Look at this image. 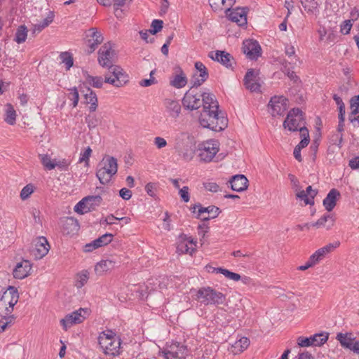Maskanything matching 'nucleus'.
Returning a JSON list of instances; mask_svg holds the SVG:
<instances>
[{
	"label": "nucleus",
	"mask_w": 359,
	"mask_h": 359,
	"mask_svg": "<svg viewBox=\"0 0 359 359\" xmlns=\"http://www.w3.org/2000/svg\"><path fill=\"white\" fill-rule=\"evenodd\" d=\"M54 15L53 13H50L48 16L43 19V20L39 24H36L34 25L33 33H39L44 28L48 27L53 20Z\"/></svg>",
	"instance_id": "obj_40"
},
{
	"label": "nucleus",
	"mask_w": 359,
	"mask_h": 359,
	"mask_svg": "<svg viewBox=\"0 0 359 359\" xmlns=\"http://www.w3.org/2000/svg\"><path fill=\"white\" fill-rule=\"evenodd\" d=\"M339 197L340 192L336 189H332L323 201L325 210L331 212L336 206L337 201Z\"/></svg>",
	"instance_id": "obj_23"
},
{
	"label": "nucleus",
	"mask_w": 359,
	"mask_h": 359,
	"mask_svg": "<svg viewBox=\"0 0 359 359\" xmlns=\"http://www.w3.org/2000/svg\"><path fill=\"white\" fill-rule=\"evenodd\" d=\"M98 62L103 67H108L111 76H105L104 81L116 87L124 86L128 81V76L119 66L112 65L114 50L111 43H105L98 52Z\"/></svg>",
	"instance_id": "obj_1"
},
{
	"label": "nucleus",
	"mask_w": 359,
	"mask_h": 359,
	"mask_svg": "<svg viewBox=\"0 0 359 359\" xmlns=\"http://www.w3.org/2000/svg\"><path fill=\"white\" fill-rule=\"evenodd\" d=\"M191 210L193 213L196 215V218L203 221H209L211 219L216 218L221 212L220 209L217 206L203 207L200 203L194 205Z\"/></svg>",
	"instance_id": "obj_11"
},
{
	"label": "nucleus",
	"mask_w": 359,
	"mask_h": 359,
	"mask_svg": "<svg viewBox=\"0 0 359 359\" xmlns=\"http://www.w3.org/2000/svg\"><path fill=\"white\" fill-rule=\"evenodd\" d=\"M285 53L290 58L291 61L289 63L292 65V68L293 69L294 66L296 65L297 62L299 60L298 57L295 54L294 47L291 45H286L285 46Z\"/></svg>",
	"instance_id": "obj_43"
},
{
	"label": "nucleus",
	"mask_w": 359,
	"mask_h": 359,
	"mask_svg": "<svg viewBox=\"0 0 359 359\" xmlns=\"http://www.w3.org/2000/svg\"><path fill=\"white\" fill-rule=\"evenodd\" d=\"M201 97V93L190 89L184 95L182 99L183 106L190 110L197 109L202 104Z\"/></svg>",
	"instance_id": "obj_15"
},
{
	"label": "nucleus",
	"mask_w": 359,
	"mask_h": 359,
	"mask_svg": "<svg viewBox=\"0 0 359 359\" xmlns=\"http://www.w3.org/2000/svg\"><path fill=\"white\" fill-rule=\"evenodd\" d=\"M28 30L25 25L20 26L15 32L14 41L18 43L25 42L27 37Z\"/></svg>",
	"instance_id": "obj_42"
},
{
	"label": "nucleus",
	"mask_w": 359,
	"mask_h": 359,
	"mask_svg": "<svg viewBox=\"0 0 359 359\" xmlns=\"http://www.w3.org/2000/svg\"><path fill=\"white\" fill-rule=\"evenodd\" d=\"M269 107L273 116H283L287 109V100L283 96H274L271 99Z\"/></svg>",
	"instance_id": "obj_14"
},
{
	"label": "nucleus",
	"mask_w": 359,
	"mask_h": 359,
	"mask_svg": "<svg viewBox=\"0 0 359 359\" xmlns=\"http://www.w3.org/2000/svg\"><path fill=\"white\" fill-rule=\"evenodd\" d=\"M209 57L217 61L226 67H231L233 63V58L227 52L222 51V50H217V51H212L209 53Z\"/></svg>",
	"instance_id": "obj_22"
},
{
	"label": "nucleus",
	"mask_w": 359,
	"mask_h": 359,
	"mask_svg": "<svg viewBox=\"0 0 359 359\" xmlns=\"http://www.w3.org/2000/svg\"><path fill=\"white\" fill-rule=\"evenodd\" d=\"M165 359H185L187 355V347L179 342L167 344L160 352Z\"/></svg>",
	"instance_id": "obj_9"
},
{
	"label": "nucleus",
	"mask_w": 359,
	"mask_h": 359,
	"mask_svg": "<svg viewBox=\"0 0 359 359\" xmlns=\"http://www.w3.org/2000/svg\"><path fill=\"white\" fill-rule=\"evenodd\" d=\"M194 292L195 299L204 305L223 304L226 300L224 294L210 286L201 287Z\"/></svg>",
	"instance_id": "obj_3"
},
{
	"label": "nucleus",
	"mask_w": 359,
	"mask_h": 359,
	"mask_svg": "<svg viewBox=\"0 0 359 359\" xmlns=\"http://www.w3.org/2000/svg\"><path fill=\"white\" fill-rule=\"evenodd\" d=\"M302 5L307 12L310 13H313L318 7L315 0H302Z\"/></svg>",
	"instance_id": "obj_52"
},
{
	"label": "nucleus",
	"mask_w": 359,
	"mask_h": 359,
	"mask_svg": "<svg viewBox=\"0 0 359 359\" xmlns=\"http://www.w3.org/2000/svg\"><path fill=\"white\" fill-rule=\"evenodd\" d=\"M304 126L302 111L298 108L291 109L283 122V127L288 130L294 132Z\"/></svg>",
	"instance_id": "obj_7"
},
{
	"label": "nucleus",
	"mask_w": 359,
	"mask_h": 359,
	"mask_svg": "<svg viewBox=\"0 0 359 359\" xmlns=\"http://www.w3.org/2000/svg\"><path fill=\"white\" fill-rule=\"evenodd\" d=\"M219 142L215 140H207L200 144L198 151L201 160L210 162L219 151Z\"/></svg>",
	"instance_id": "obj_10"
},
{
	"label": "nucleus",
	"mask_w": 359,
	"mask_h": 359,
	"mask_svg": "<svg viewBox=\"0 0 359 359\" xmlns=\"http://www.w3.org/2000/svg\"><path fill=\"white\" fill-rule=\"evenodd\" d=\"M89 278V271L86 269L81 270L75 274L74 278V285L77 289H80L88 283Z\"/></svg>",
	"instance_id": "obj_31"
},
{
	"label": "nucleus",
	"mask_w": 359,
	"mask_h": 359,
	"mask_svg": "<svg viewBox=\"0 0 359 359\" xmlns=\"http://www.w3.org/2000/svg\"><path fill=\"white\" fill-rule=\"evenodd\" d=\"M313 346H321L324 344L328 339V333L321 332L313 334L310 337Z\"/></svg>",
	"instance_id": "obj_41"
},
{
	"label": "nucleus",
	"mask_w": 359,
	"mask_h": 359,
	"mask_svg": "<svg viewBox=\"0 0 359 359\" xmlns=\"http://www.w3.org/2000/svg\"><path fill=\"white\" fill-rule=\"evenodd\" d=\"M86 81L95 88H101L103 84V79L100 76H88Z\"/></svg>",
	"instance_id": "obj_56"
},
{
	"label": "nucleus",
	"mask_w": 359,
	"mask_h": 359,
	"mask_svg": "<svg viewBox=\"0 0 359 359\" xmlns=\"http://www.w3.org/2000/svg\"><path fill=\"white\" fill-rule=\"evenodd\" d=\"M112 241L111 233H105L93 241L86 243L84 247H104L109 244Z\"/></svg>",
	"instance_id": "obj_34"
},
{
	"label": "nucleus",
	"mask_w": 359,
	"mask_h": 359,
	"mask_svg": "<svg viewBox=\"0 0 359 359\" xmlns=\"http://www.w3.org/2000/svg\"><path fill=\"white\" fill-rule=\"evenodd\" d=\"M195 68L199 72V78H196L193 81V87L200 86L208 78V73L207 68L201 62H196L195 63Z\"/></svg>",
	"instance_id": "obj_28"
},
{
	"label": "nucleus",
	"mask_w": 359,
	"mask_h": 359,
	"mask_svg": "<svg viewBox=\"0 0 359 359\" xmlns=\"http://www.w3.org/2000/svg\"><path fill=\"white\" fill-rule=\"evenodd\" d=\"M174 148L178 152L182 153L184 150L192 144L193 138L187 132H178L173 137Z\"/></svg>",
	"instance_id": "obj_17"
},
{
	"label": "nucleus",
	"mask_w": 359,
	"mask_h": 359,
	"mask_svg": "<svg viewBox=\"0 0 359 359\" xmlns=\"http://www.w3.org/2000/svg\"><path fill=\"white\" fill-rule=\"evenodd\" d=\"M1 317L2 318V319L0 320V333L4 332L6 327L9 325H11L15 320V317L13 315H8L7 316Z\"/></svg>",
	"instance_id": "obj_48"
},
{
	"label": "nucleus",
	"mask_w": 359,
	"mask_h": 359,
	"mask_svg": "<svg viewBox=\"0 0 359 359\" xmlns=\"http://www.w3.org/2000/svg\"><path fill=\"white\" fill-rule=\"evenodd\" d=\"M187 83V78L185 74L180 69L179 73L172 76L170 79V84L175 88H182Z\"/></svg>",
	"instance_id": "obj_30"
},
{
	"label": "nucleus",
	"mask_w": 359,
	"mask_h": 359,
	"mask_svg": "<svg viewBox=\"0 0 359 359\" xmlns=\"http://www.w3.org/2000/svg\"><path fill=\"white\" fill-rule=\"evenodd\" d=\"M92 154V149L90 147H87L80 154V157L79 159V163H85L86 166L89 165V158Z\"/></svg>",
	"instance_id": "obj_49"
},
{
	"label": "nucleus",
	"mask_w": 359,
	"mask_h": 359,
	"mask_svg": "<svg viewBox=\"0 0 359 359\" xmlns=\"http://www.w3.org/2000/svg\"><path fill=\"white\" fill-rule=\"evenodd\" d=\"M177 241L181 245H184L185 247H187L189 244L196 245L197 243L196 241L194 240L193 238L184 233H181L178 236Z\"/></svg>",
	"instance_id": "obj_53"
},
{
	"label": "nucleus",
	"mask_w": 359,
	"mask_h": 359,
	"mask_svg": "<svg viewBox=\"0 0 359 359\" xmlns=\"http://www.w3.org/2000/svg\"><path fill=\"white\" fill-rule=\"evenodd\" d=\"M337 339L339 341L342 346L353 351V346H354L355 341H354V338L352 337L351 333H339L337 335Z\"/></svg>",
	"instance_id": "obj_33"
},
{
	"label": "nucleus",
	"mask_w": 359,
	"mask_h": 359,
	"mask_svg": "<svg viewBox=\"0 0 359 359\" xmlns=\"http://www.w3.org/2000/svg\"><path fill=\"white\" fill-rule=\"evenodd\" d=\"M250 345V340L247 337H242L231 346V352L234 355L239 354L245 351Z\"/></svg>",
	"instance_id": "obj_37"
},
{
	"label": "nucleus",
	"mask_w": 359,
	"mask_h": 359,
	"mask_svg": "<svg viewBox=\"0 0 359 359\" xmlns=\"http://www.w3.org/2000/svg\"><path fill=\"white\" fill-rule=\"evenodd\" d=\"M219 273L223 274L226 278L229 280L238 281L239 280L241 279V276L238 273L231 272L228 269L222 268V269H219Z\"/></svg>",
	"instance_id": "obj_54"
},
{
	"label": "nucleus",
	"mask_w": 359,
	"mask_h": 359,
	"mask_svg": "<svg viewBox=\"0 0 359 359\" xmlns=\"http://www.w3.org/2000/svg\"><path fill=\"white\" fill-rule=\"evenodd\" d=\"M199 123L203 128L221 131L227 126V118L218 109H203L199 117Z\"/></svg>",
	"instance_id": "obj_2"
},
{
	"label": "nucleus",
	"mask_w": 359,
	"mask_h": 359,
	"mask_svg": "<svg viewBox=\"0 0 359 359\" xmlns=\"http://www.w3.org/2000/svg\"><path fill=\"white\" fill-rule=\"evenodd\" d=\"M296 196L301 201H303L306 205H313L314 198L313 196H310L304 190H298L296 191Z\"/></svg>",
	"instance_id": "obj_47"
},
{
	"label": "nucleus",
	"mask_w": 359,
	"mask_h": 359,
	"mask_svg": "<svg viewBox=\"0 0 359 359\" xmlns=\"http://www.w3.org/2000/svg\"><path fill=\"white\" fill-rule=\"evenodd\" d=\"M34 186L32 184H28L22 188L20 192V198L22 201L27 199L34 191Z\"/></svg>",
	"instance_id": "obj_50"
},
{
	"label": "nucleus",
	"mask_w": 359,
	"mask_h": 359,
	"mask_svg": "<svg viewBox=\"0 0 359 359\" xmlns=\"http://www.w3.org/2000/svg\"><path fill=\"white\" fill-rule=\"evenodd\" d=\"M19 299L18 289L14 286H8L0 298V316L12 315L14 306Z\"/></svg>",
	"instance_id": "obj_6"
},
{
	"label": "nucleus",
	"mask_w": 359,
	"mask_h": 359,
	"mask_svg": "<svg viewBox=\"0 0 359 359\" xmlns=\"http://www.w3.org/2000/svg\"><path fill=\"white\" fill-rule=\"evenodd\" d=\"M98 341L106 355L116 356L121 353V339L112 331L102 332L99 336Z\"/></svg>",
	"instance_id": "obj_5"
},
{
	"label": "nucleus",
	"mask_w": 359,
	"mask_h": 359,
	"mask_svg": "<svg viewBox=\"0 0 359 359\" xmlns=\"http://www.w3.org/2000/svg\"><path fill=\"white\" fill-rule=\"evenodd\" d=\"M201 95V101L203 106V109H218V102L215 100L214 95L210 93H203Z\"/></svg>",
	"instance_id": "obj_29"
},
{
	"label": "nucleus",
	"mask_w": 359,
	"mask_h": 359,
	"mask_svg": "<svg viewBox=\"0 0 359 359\" xmlns=\"http://www.w3.org/2000/svg\"><path fill=\"white\" fill-rule=\"evenodd\" d=\"M62 230L63 233L67 235H74L79 229L78 221L73 217H67L62 222Z\"/></svg>",
	"instance_id": "obj_25"
},
{
	"label": "nucleus",
	"mask_w": 359,
	"mask_h": 359,
	"mask_svg": "<svg viewBox=\"0 0 359 359\" xmlns=\"http://www.w3.org/2000/svg\"><path fill=\"white\" fill-rule=\"evenodd\" d=\"M32 265L29 260L24 259L18 263L13 271V275L15 278L23 279L27 277L32 269Z\"/></svg>",
	"instance_id": "obj_21"
},
{
	"label": "nucleus",
	"mask_w": 359,
	"mask_h": 359,
	"mask_svg": "<svg viewBox=\"0 0 359 359\" xmlns=\"http://www.w3.org/2000/svg\"><path fill=\"white\" fill-rule=\"evenodd\" d=\"M30 214L33 217L34 222L35 224H41V220L40 218V211L36 208H32L30 210Z\"/></svg>",
	"instance_id": "obj_62"
},
{
	"label": "nucleus",
	"mask_w": 359,
	"mask_h": 359,
	"mask_svg": "<svg viewBox=\"0 0 359 359\" xmlns=\"http://www.w3.org/2000/svg\"><path fill=\"white\" fill-rule=\"evenodd\" d=\"M97 3L104 7L112 6L115 16L121 19L126 14L127 0H97Z\"/></svg>",
	"instance_id": "obj_16"
},
{
	"label": "nucleus",
	"mask_w": 359,
	"mask_h": 359,
	"mask_svg": "<svg viewBox=\"0 0 359 359\" xmlns=\"http://www.w3.org/2000/svg\"><path fill=\"white\" fill-rule=\"evenodd\" d=\"M67 97L70 101L72 102V107H76L79 100V95L76 88H73L69 90Z\"/></svg>",
	"instance_id": "obj_55"
},
{
	"label": "nucleus",
	"mask_w": 359,
	"mask_h": 359,
	"mask_svg": "<svg viewBox=\"0 0 359 359\" xmlns=\"http://www.w3.org/2000/svg\"><path fill=\"white\" fill-rule=\"evenodd\" d=\"M5 117L4 121L9 125H14L16 121V111L13 106L8 103L5 106Z\"/></svg>",
	"instance_id": "obj_38"
},
{
	"label": "nucleus",
	"mask_w": 359,
	"mask_h": 359,
	"mask_svg": "<svg viewBox=\"0 0 359 359\" xmlns=\"http://www.w3.org/2000/svg\"><path fill=\"white\" fill-rule=\"evenodd\" d=\"M102 202L100 196H91L83 198L74 206V211L80 215H83L95 209Z\"/></svg>",
	"instance_id": "obj_12"
},
{
	"label": "nucleus",
	"mask_w": 359,
	"mask_h": 359,
	"mask_svg": "<svg viewBox=\"0 0 359 359\" xmlns=\"http://www.w3.org/2000/svg\"><path fill=\"white\" fill-rule=\"evenodd\" d=\"M41 162L46 169L48 170H53L55 168V165H53L55 163V159H52L50 156L48 154H41L39 155Z\"/></svg>",
	"instance_id": "obj_46"
},
{
	"label": "nucleus",
	"mask_w": 359,
	"mask_h": 359,
	"mask_svg": "<svg viewBox=\"0 0 359 359\" xmlns=\"http://www.w3.org/2000/svg\"><path fill=\"white\" fill-rule=\"evenodd\" d=\"M71 163V161L68 158H55V168H57L61 170H67L69 165Z\"/></svg>",
	"instance_id": "obj_51"
},
{
	"label": "nucleus",
	"mask_w": 359,
	"mask_h": 359,
	"mask_svg": "<svg viewBox=\"0 0 359 359\" xmlns=\"http://www.w3.org/2000/svg\"><path fill=\"white\" fill-rule=\"evenodd\" d=\"M61 62L65 65L66 70H69L74 65L73 57L71 53L62 52L60 55Z\"/></svg>",
	"instance_id": "obj_45"
},
{
	"label": "nucleus",
	"mask_w": 359,
	"mask_h": 359,
	"mask_svg": "<svg viewBox=\"0 0 359 359\" xmlns=\"http://www.w3.org/2000/svg\"><path fill=\"white\" fill-rule=\"evenodd\" d=\"M157 189L158 185L156 183L149 182L145 186L146 192L152 198H155L156 196Z\"/></svg>",
	"instance_id": "obj_58"
},
{
	"label": "nucleus",
	"mask_w": 359,
	"mask_h": 359,
	"mask_svg": "<svg viewBox=\"0 0 359 359\" xmlns=\"http://www.w3.org/2000/svg\"><path fill=\"white\" fill-rule=\"evenodd\" d=\"M248 179L243 175H235L230 181L231 187L233 191L241 192L248 188Z\"/></svg>",
	"instance_id": "obj_27"
},
{
	"label": "nucleus",
	"mask_w": 359,
	"mask_h": 359,
	"mask_svg": "<svg viewBox=\"0 0 359 359\" xmlns=\"http://www.w3.org/2000/svg\"><path fill=\"white\" fill-rule=\"evenodd\" d=\"M334 221L335 219L332 215L326 214L321 217L317 222L306 224V226H307V228H309L311 226L317 228L323 226L325 227L327 229H330L334 226Z\"/></svg>",
	"instance_id": "obj_26"
},
{
	"label": "nucleus",
	"mask_w": 359,
	"mask_h": 359,
	"mask_svg": "<svg viewBox=\"0 0 359 359\" xmlns=\"http://www.w3.org/2000/svg\"><path fill=\"white\" fill-rule=\"evenodd\" d=\"M351 114L356 115L359 112V95L351 100Z\"/></svg>",
	"instance_id": "obj_59"
},
{
	"label": "nucleus",
	"mask_w": 359,
	"mask_h": 359,
	"mask_svg": "<svg viewBox=\"0 0 359 359\" xmlns=\"http://www.w3.org/2000/svg\"><path fill=\"white\" fill-rule=\"evenodd\" d=\"M154 144L157 147V149H161L167 146V141L165 139L161 137H156L154 139Z\"/></svg>",
	"instance_id": "obj_63"
},
{
	"label": "nucleus",
	"mask_w": 359,
	"mask_h": 359,
	"mask_svg": "<svg viewBox=\"0 0 359 359\" xmlns=\"http://www.w3.org/2000/svg\"><path fill=\"white\" fill-rule=\"evenodd\" d=\"M330 252L331 248H318V250L310 256L309 261L313 266L319 263L325 257V255L329 254Z\"/></svg>",
	"instance_id": "obj_35"
},
{
	"label": "nucleus",
	"mask_w": 359,
	"mask_h": 359,
	"mask_svg": "<svg viewBox=\"0 0 359 359\" xmlns=\"http://www.w3.org/2000/svg\"><path fill=\"white\" fill-rule=\"evenodd\" d=\"M163 21L161 20H154L151 22V29H149V33L155 34L163 28Z\"/></svg>",
	"instance_id": "obj_61"
},
{
	"label": "nucleus",
	"mask_w": 359,
	"mask_h": 359,
	"mask_svg": "<svg viewBox=\"0 0 359 359\" xmlns=\"http://www.w3.org/2000/svg\"><path fill=\"white\" fill-rule=\"evenodd\" d=\"M115 262L112 260L105 259L101 260L100 262L97 263L95 266V271L99 275L102 276L104 273L111 270L114 267Z\"/></svg>",
	"instance_id": "obj_32"
},
{
	"label": "nucleus",
	"mask_w": 359,
	"mask_h": 359,
	"mask_svg": "<svg viewBox=\"0 0 359 359\" xmlns=\"http://www.w3.org/2000/svg\"><path fill=\"white\" fill-rule=\"evenodd\" d=\"M243 51L249 59L256 60L261 55V47L257 41L248 39L243 43Z\"/></svg>",
	"instance_id": "obj_19"
},
{
	"label": "nucleus",
	"mask_w": 359,
	"mask_h": 359,
	"mask_svg": "<svg viewBox=\"0 0 359 359\" xmlns=\"http://www.w3.org/2000/svg\"><path fill=\"white\" fill-rule=\"evenodd\" d=\"M117 161L112 156H105L97 165L96 176L100 182L106 184L111 179V177L117 172Z\"/></svg>",
	"instance_id": "obj_4"
},
{
	"label": "nucleus",
	"mask_w": 359,
	"mask_h": 359,
	"mask_svg": "<svg viewBox=\"0 0 359 359\" xmlns=\"http://www.w3.org/2000/svg\"><path fill=\"white\" fill-rule=\"evenodd\" d=\"M179 194L181 197V198L186 203H187L189 199V187L185 186L183 187L182 189H180Z\"/></svg>",
	"instance_id": "obj_64"
},
{
	"label": "nucleus",
	"mask_w": 359,
	"mask_h": 359,
	"mask_svg": "<svg viewBox=\"0 0 359 359\" xmlns=\"http://www.w3.org/2000/svg\"><path fill=\"white\" fill-rule=\"evenodd\" d=\"M244 84L247 89L252 92L259 91L260 85L257 81V74L252 69L247 72L244 78Z\"/></svg>",
	"instance_id": "obj_24"
},
{
	"label": "nucleus",
	"mask_w": 359,
	"mask_h": 359,
	"mask_svg": "<svg viewBox=\"0 0 359 359\" xmlns=\"http://www.w3.org/2000/svg\"><path fill=\"white\" fill-rule=\"evenodd\" d=\"M84 98L87 104H90L89 111L90 112H94L97 107V98L96 94L90 88L86 90L84 94Z\"/></svg>",
	"instance_id": "obj_36"
},
{
	"label": "nucleus",
	"mask_w": 359,
	"mask_h": 359,
	"mask_svg": "<svg viewBox=\"0 0 359 359\" xmlns=\"http://www.w3.org/2000/svg\"><path fill=\"white\" fill-rule=\"evenodd\" d=\"M102 41V34L97 28L93 27L86 32L85 43L88 53H93Z\"/></svg>",
	"instance_id": "obj_13"
},
{
	"label": "nucleus",
	"mask_w": 359,
	"mask_h": 359,
	"mask_svg": "<svg viewBox=\"0 0 359 359\" xmlns=\"http://www.w3.org/2000/svg\"><path fill=\"white\" fill-rule=\"evenodd\" d=\"M85 119L88 128L91 130L101 124L102 117L100 115H97L95 114H89L86 116Z\"/></svg>",
	"instance_id": "obj_39"
},
{
	"label": "nucleus",
	"mask_w": 359,
	"mask_h": 359,
	"mask_svg": "<svg viewBox=\"0 0 359 359\" xmlns=\"http://www.w3.org/2000/svg\"><path fill=\"white\" fill-rule=\"evenodd\" d=\"M90 313V310L88 308H80L79 309L73 311L65 316V317L60 320V324L65 330H67L71 326L75 324L82 323L87 318Z\"/></svg>",
	"instance_id": "obj_8"
},
{
	"label": "nucleus",
	"mask_w": 359,
	"mask_h": 359,
	"mask_svg": "<svg viewBox=\"0 0 359 359\" xmlns=\"http://www.w3.org/2000/svg\"><path fill=\"white\" fill-rule=\"evenodd\" d=\"M226 0H209L210 6L215 11H220L226 6Z\"/></svg>",
	"instance_id": "obj_57"
},
{
	"label": "nucleus",
	"mask_w": 359,
	"mask_h": 359,
	"mask_svg": "<svg viewBox=\"0 0 359 359\" xmlns=\"http://www.w3.org/2000/svg\"><path fill=\"white\" fill-rule=\"evenodd\" d=\"M352 27L353 23L351 20H344L340 25V32L342 34H348L350 33Z\"/></svg>",
	"instance_id": "obj_60"
},
{
	"label": "nucleus",
	"mask_w": 359,
	"mask_h": 359,
	"mask_svg": "<svg viewBox=\"0 0 359 359\" xmlns=\"http://www.w3.org/2000/svg\"><path fill=\"white\" fill-rule=\"evenodd\" d=\"M226 14L229 20L236 22L239 26H244L247 24V11L245 8H227Z\"/></svg>",
	"instance_id": "obj_18"
},
{
	"label": "nucleus",
	"mask_w": 359,
	"mask_h": 359,
	"mask_svg": "<svg viewBox=\"0 0 359 359\" xmlns=\"http://www.w3.org/2000/svg\"><path fill=\"white\" fill-rule=\"evenodd\" d=\"M164 113L169 117L176 118L181 113V104L178 100L172 98H165L163 102Z\"/></svg>",
	"instance_id": "obj_20"
},
{
	"label": "nucleus",
	"mask_w": 359,
	"mask_h": 359,
	"mask_svg": "<svg viewBox=\"0 0 359 359\" xmlns=\"http://www.w3.org/2000/svg\"><path fill=\"white\" fill-rule=\"evenodd\" d=\"M50 248H29V253L34 259L39 260L45 257Z\"/></svg>",
	"instance_id": "obj_44"
}]
</instances>
